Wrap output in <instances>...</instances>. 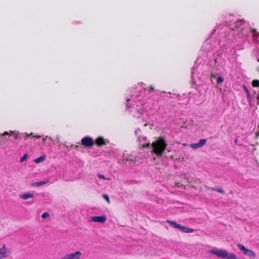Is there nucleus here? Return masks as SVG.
<instances>
[{
    "instance_id": "nucleus-1",
    "label": "nucleus",
    "mask_w": 259,
    "mask_h": 259,
    "mask_svg": "<svg viewBox=\"0 0 259 259\" xmlns=\"http://www.w3.org/2000/svg\"><path fill=\"white\" fill-rule=\"evenodd\" d=\"M153 148V152L157 156H161L165 150L167 144L164 138L160 137L158 139L153 142L151 144Z\"/></svg>"
},
{
    "instance_id": "nucleus-2",
    "label": "nucleus",
    "mask_w": 259,
    "mask_h": 259,
    "mask_svg": "<svg viewBox=\"0 0 259 259\" xmlns=\"http://www.w3.org/2000/svg\"><path fill=\"white\" fill-rule=\"evenodd\" d=\"M210 253L223 258L239 259L234 254L229 253L226 250L223 249H214L210 251Z\"/></svg>"
},
{
    "instance_id": "nucleus-3",
    "label": "nucleus",
    "mask_w": 259,
    "mask_h": 259,
    "mask_svg": "<svg viewBox=\"0 0 259 259\" xmlns=\"http://www.w3.org/2000/svg\"><path fill=\"white\" fill-rule=\"evenodd\" d=\"M78 145L81 144L85 148H91L95 144L93 138L89 136H85L82 138L81 143H78Z\"/></svg>"
},
{
    "instance_id": "nucleus-4",
    "label": "nucleus",
    "mask_w": 259,
    "mask_h": 259,
    "mask_svg": "<svg viewBox=\"0 0 259 259\" xmlns=\"http://www.w3.org/2000/svg\"><path fill=\"white\" fill-rule=\"evenodd\" d=\"M11 254V251L5 244L0 248V259L8 257Z\"/></svg>"
},
{
    "instance_id": "nucleus-5",
    "label": "nucleus",
    "mask_w": 259,
    "mask_h": 259,
    "mask_svg": "<svg viewBox=\"0 0 259 259\" xmlns=\"http://www.w3.org/2000/svg\"><path fill=\"white\" fill-rule=\"evenodd\" d=\"M81 255L82 253L80 251H76L71 253L65 254L60 259H80Z\"/></svg>"
},
{
    "instance_id": "nucleus-6",
    "label": "nucleus",
    "mask_w": 259,
    "mask_h": 259,
    "mask_svg": "<svg viewBox=\"0 0 259 259\" xmlns=\"http://www.w3.org/2000/svg\"><path fill=\"white\" fill-rule=\"evenodd\" d=\"M238 247L243 252V253L246 255H248L250 257H255V253L251 250L248 249L245 247V246L241 244H237Z\"/></svg>"
},
{
    "instance_id": "nucleus-7",
    "label": "nucleus",
    "mask_w": 259,
    "mask_h": 259,
    "mask_svg": "<svg viewBox=\"0 0 259 259\" xmlns=\"http://www.w3.org/2000/svg\"><path fill=\"white\" fill-rule=\"evenodd\" d=\"M106 217L105 216H95L92 217L91 220L94 222H99L104 223L106 221Z\"/></svg>"
},
{
    "instance_id": "nucleus-8",
    "label": "nucleus",
    "mask_w": 259,
    "mask_h": 259,
    "mask_svg": "<svg viewBox=\"0 0 259 259\" xmlns=\"http://www.w3.org/2000/svg\"><path fill=\"white\" fill-rule=\"evenodd\" d=\"M206 139H201L198 143L191 144L190 147L196 149L203 146L206 144Z\"/></svg>"
},
{
    "instance_id": "nucleus-9",
    "label": "nucleus",
    "mask_w": 259,
    "mask_h": 259,
    "mask_svg": "<svg viewBox=\"0 0 259 259\" xmlns=\"http://www.w3.org/2000/svg\"><path fill=\"white\" fill-rule=\"evenodd\" d=\"M95 143L98 146V147H102L103 146H104L106 144L103 137H99L98 138H97L95 140Z\"/></svg>"
},
{
    "instance_id": "nucleus-10",
    "label": "nucleus",
    "mask_w": 259,
    "mask_h": 259,
    "mask_svg": "<svg viewBox=\"0 0 259 259\" xmlns=\"http://www.w3.org/2000/svg\"><path fill=\"white\" fill-rule=\"evenodd\" d=\"M33 194L30 193H25L20 195V197L23 200H27L28 198H33Z\"/></svg>"
},
{
    "instance_id": "nucleus-11",
    "label": "nucleus",
    "mask_w": 259,
    "mask_h": 259,
    "mask_svg": "<svg viewBox=\"0 0 259 259\" xmlns=\"http://www.w3.org/2000/svg\"><path fill=\"white\" fill-rule=\"evenodd\" d=\"M166 222L169 224V225L173 228L178 229L180 230L181 225L177 223L176 222L170 221V220H167Z\"/></svg>"
},
{
    "instance_id": "nucleus-12",
    "label": "nucleus",
    "mask_w": 259,
    "mask_h": 259,
    "mask_svg": "<svg viewBox=\"0 0 259 259\" xmlns=\"http://www.w3.org/2000/svg\"><path fill=\"white\" fill-rule=\"evenodd\" d=\"M49 182V180L48 179H46L42 181H40L38 182L34 183L32 184V186H35V187H40L44 185L48 184Z\"/></svg>"
},
{
    "instance_id": "nucleus-13",
    "label": "nucleus",
    "mask_w": 259,
    "mask_h": 259,
    "mask_svg": "<svg viewBox=\"0 0 259 259\" xmlns=\"http://www.w3.org/2000/svg\"><path fill=\"white\" fill-rule=\"evenodd\" d=\"M180 230L182 231L183 232L187 233H192L193 232V229L186 227H183L182 226H181Z\"/></svg>"
},
{
    "instance_id": "nucleus-14",
    "label": "nucleus",
    "mask_w": 259,
    "mask_h": 259,
    "mask_svg": "<svg viewBox=\"0 0 259 259\" xmlns=\"http://www.w3.org/2000/svg\"><path fill=\"white\" fill-rule=\"evenodd\" d=\"M45 157L44 156H40L36 158L34 160L35 163H38L44 161Z\"/></svg>"
},
{
    "instance_id": "nucleus-15",
    "label": "nucleus",
    "mask_w": 259,
    "mask_h": 259,
    "mask_svg": "<svg viewBox=\"0 0 259 259\" xmlns=\"http://www.w3.org/2000/svg\"><path fill=\"white\" fill-rule=\"evenodd\" d=\"M252 85L253 87H259V80L257 79L253 80L252 82Z\"/></svg>"
},
{
    "instance_id": "nucleus-16",
    "label": "nucleus",
    "mask_w": 259,
    "mask_h": 259,
    "mask_svg": "<svg viewBox=\"0 0 259 259\" xmlns=\"http://www.w3.org/2000/svg\"><path fill=\"white\" fill-rule=\"evenodd\" d=\"M11 133L12 136H13L15 137V139L21 138V137H20L19 136V134H18V132H16L15 131H13V132H11Z\"/></svg>"
},
{
    "instance_id": "nucleus-17",
    "label": "nucleus",
    "mask_w": 259,
    "mask_h": 259,
    "mask_svg": "<svg viewBox=\"0 0 259 259\" xmlns=\"http://www.w3.org/2000/svg\"><path fill=\"white\" fill-rule=\"evenodd\" d=\"M150 145V142L146 143V144H140L139 147L142 148H145L149 147Z\"/></svg>"
},
{
    "instance_id": "nucleus-18",
    "label": "nucleus",
    "mask_w": 259,
    "mask_h": 259,
    "mask_svg": "<svg viewBox=\"0 0 259 259\" xmlns=\"http://www.w3.org/2000/svg\"><path fill=\"white\" fill-rule=\"evenodd\" d=\"M211 189L214 190V191H217V192H218L219 193H222V194L224 193V190L222 188H212Z\"/></svg>"
},
{
    "instance_id": "nucleus-19",
    "label": "nucleus",
    "mask_w": 259,
    "mask_h": 259,
    "mask_svg": "<svg viewBox=\"0 0 259 259\" xmlns=\"http://www.w3.org/2000/svg\"><path fill=\"white\" fill-rule=\"evenodd\" d=\"M224 81V78L222 76H219L217 79V83L221 84Z\"/></svg>"
},
{
    "instance_id": "nucleus-20",
    "label": "nucleus",
    "mask_w": 259,
    "mask_h": 259,
    "mask_svg": "<svg viewBox=\"0 0 259 259\" xmlns=\"http://www.w3.org/2000/svg\"><path fill=\"white\" fill-rule=\"evenodd\" d=\"M27 158V154H25L20 159V162H23L24 161H25V160H26Z\"/></svg>"
},
{
    "instance_id": "nucleus-21",
    "label": "nucleus",
    "mask_w": 259,
    "mask_h": 259,
    "mask_svg": "<svg viewBox=\"0 0 259 259\" xmlns=\"http://www.w3.org/2000/svg\"><path fill=\"white\" fill-rule=\"evenodd\" d=\"M103 197L107 201V202L109 204L110 201V199H109V196L107 194H103Z\"/></svg>"
},
{
    "instance_id": "nucleus-22",
    "label": "nucleus",
    "mask_w": 259,
    "mask_h": 259,
    "mask_svg": "<svg viewBox=\"0 0 259 259\" xmlns=\"http://www.w3.org/2000/svg\"><path fill=\"white\" fill-rule=\"evenodd\" d=\"M49 217V213L48 212H44L42 214L41 217L43 219H46Z\"/></svg>"
},
{
    "instance_id": "nucleus-23",
    "label": "nucleus",
    "mask_w": 259,
    "mask_h": 259,
    "mask_svg": "<svg viewBox=\"0 0 259 259\" xmlns=\"http://www.w3.org/2000/svg\"><path fill=\"white\" fill-rule=\"evenodd\" d=\"M25 136L24 137V139L25 140H27L29 136H32L33 133H31V134H28L27 133H25Z\"/></svg>"
},
{
    "instance_id": "nucleus-24",
    "label": "nucleus",
    "mask_w": 259,
    "mask_h": 259,
    "mask_svg": "<svg viewBox=\"0 0 259 259\" xmlns=\"http://www.w3.org/2000/svg\"><path fill=\"white\" fill-rule=\"evenodd\" d=\"M11 132V131H10L9 132H5L4 133L1 134V135L3 136H5L6 135L12 136Z\"/></svg>"
},
{
    "instance_id": "nucleus-25",
    "label": "nucleus",
    "mask_w": 259,
    "mask_h": 259,
    "mask_svg": "<svg viewBox=\"0 0 259 259\" xmlns=\"http://www.w3.org/2000/svg\"><path fill=\"white\" fill-rule=\"evenodd\" d=\"M98 177L100 178V179H103V180H106V179L105 178V177L102 174H98Z\"/></svg>"
},
{
    "instance_id": "nucleus-26",
    "label": "nucleus",
    "mask_w": 259,
    "mask_h": 259,
    "mask_svg": "<svg viewBox=\"0 0 259 259\" xmlns=\"http://www.w3.org/2000/svg\"><path fill=\"white\" fill-rule=\"evenodd\" d=\"M149 91L150 92L151 91H154V87L153 86V85H150L149 87Z\"/></svg>"
},
{
    "instance_id": "nucleus-27",
    "label": "nucleus",
    "mask_w": 259,
    "mask_h": 259,
    "mask_svg": "<svg viewBox=\"0 0 259 259\" xmlns=\"http://www.w3.org/2000/svg\"><path fill=\"white\" fill-rule=\"evenodd\" d=\"M244 88H245V92H246V94L247 95V96L249 97L250 96V94H249V91L247 89V88L246 87H244Z\"/></svg>"
},
{
    "instance_id": "nucleus-28",
    "label": "nucleus",
    "mask_w": 259,
    "mask_h": 259,
    "mask_svg": "<svg viewBox=\"0 0 259 259\" xmlns=\"http://www.w3.org/2000/svg\"><path fill=\"white\" fill-rule=\"evenodd\" d=\"M170 158L172 160L175 159L176 160H179L180 159V158H174V157L172 155L170 156Z\"/></svg>"
},
{
    "instance_id": "nucleus-29",
    "label": "nucleus",
    "mask_w": 259,
    "mask_h": 259,
    "mask_svg": "<svg viewBox=\"0 0 259 259\" xmlns=\"http://www.w3.org/2000/svg\"><path fill=\"white\" fill-rule=\"evenodd\" d=\"M216 77V75L215 74H211V79H213V78H215Z\"/></svg>"
},
{
    "instance_id": "nucleus-30",
    "label": "nucleus",
    "mask_w": 259,
    "mask_h": 259,
    "mask_svg": "<svg viewBox=\"0 0 259 259\" xmlns=\"http://www.w3.org/2000/svg\"><path fill=\"white\" fill-rule=\"evenodd\" d=\"M256 31V29L255 28H253L251 30L252 32H255Z\"/></svg>"
},
{
    "instance_id": "nucleus-31",
    "label": "nucleus",
    "mask_w": 259,
    "mask_h": 259,
    "mask_svg": "<svg viewBox=\"0 0 259 259\" xmlns=\"http://www.w3.org/2000/svg\"><path fill=\"white\" fill-rule=\"evenodd\" d=\"M253 37H257L258 35L256 34H253Z\"/></svg>"
},
{
    "instance_id": "nucleus-32",
    "label": "nucleus",
    "mask_w": 259,
    "mask_h": 259,
    "mask_svg": "<svg viewBox=\"0 0 259 259\" xmlns=\"http://www.w3.org/2000/svg\"><path fill=\"white\" fill-rule=\"evenodd\" d=\"M33 137H35V138H40V136H34Z\"/></svg>"
},
{
    "instance_id": "nucleus-33",
    "label": "nucleus",
    "mask_w": 259,
    "mask_h": 259,
    "mask_svg": "<svg viewBox=\"0 0 259 259\" xmlns=\"http://www.w3.org/2000/svg\"><path fill=\"white\" fill-rule=\"evenodd\" d=\"M257 100H258V104L259 103V96L257 97Z\"/></svg>"
},
{
    "instance_id": "nucleus-34",
    "label": "nucleus",
    "mask_w": 259,
    "mask_h": 259,
    "mask_svg": "<svg viewBox=\"0 0 259 259\" xmlns=\"http://www.w3.org/2000/svg\"><path fill=\"white\" fill-rule=\"evenodd\" d=\"M78 147H79V146H78V145H76V146H75V147H76V148H78Z\"/></svg>"
},
{
    "instance_id": "nucleus-35",
    "label": "nucleus",
    "mask_w": 259,
    "mask_h": 259,
    "mask_svg": "<svg viewBox=\"0 0 259 259\" xmlns=\"http://www.w3.org/2000/svg\"><path fill=\"white\" fill-rule=\"evenodd\" d=\"M43 140H44V141H46L45 138H44Z\"/></svg>"
}]
</instances>
